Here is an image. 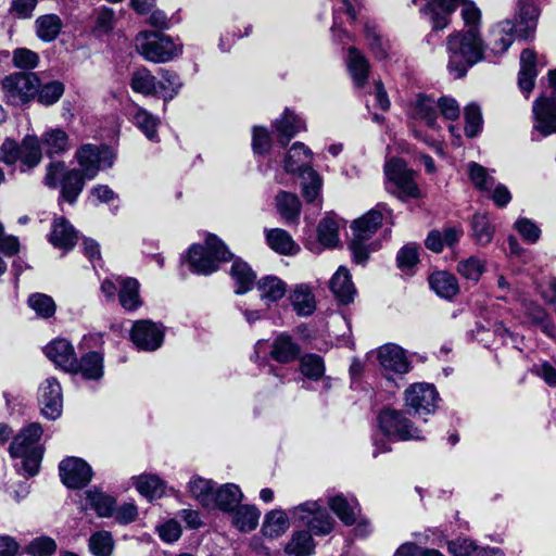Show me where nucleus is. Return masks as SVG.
I'll use <instances>...</instances> for the list:
<instances>
[{
  "label": "nucleus",
  "mask_w": 556,
  "mask_h": 556,
  "mask_svg": "<svg viewBox=\"0 0 556 556\" xmlns=\"http://www.w3.org/2000/svg\"><path fill=\"white\" fill-rule=\"evenodd\" d=\"M484 49L480 33L473 29L451 34L446 40L450 73L456 78L465 76L469 67L485 58Z\"/></svg>",
  "instance_id": "obj_1"
},
{
  "label": "nucleus",
  "mask_w": 556,
  "mask_h": 556,
  "mask_svg": "<svg viewBox=\"0 0 556 556\" xmlns=\"http://www.w3.org/2000/svg\"><path fill=\"white\" fill-rule=\"evenodd\" d=\"M42 432L41 426L33 422L14 437L9 452L12 458L20 459L14 465L18 473L34 477L39 472L43 455V447L39 442Z\"/></svg>",
  "instance_id": "obj_2"
},
{
  "label": "nucleus",
  "mask_w": 556,
  "mask_h": 556,
  "mask_svg": "<svg viewBox=\"0 0 556 556\" xmlns=\"http://www.w3.org/2000/svg\"><path fill=\"white\" fill-rule=\"evenodd\" d=\"M387 218H392V210L386 203H378L374 208L353 222L351 226L353 239L350 249L355 263L365 264L369 253L378 249L377 243H368L367 241Z\"/></svg>",
  "instance_id": "obj_3"
},
{
  "label": "nucleus",
  "mask_w": 556,
  "mask_h": 556,
  "mask_svg": "<svg viewBox=\"0 0 556 556\" xmlns=\"http://www.w3.org/2000/svg\"><path fill=\"white\" fill-rule=\"evenodd\" d=\"M460 0H429L421 12L429 18L434 30L444 29ZM460 15L467 30L480 33L481 11L473 1L462 0Z\"/></svg>",
  "instance_id": "obj_4"
},
{
  "label": "nucleus",
  "mask_w": 556,
  "mask_h": 556,
  "mask_svg": "<svg viewBox=\"0 0 556 556\" xmlns=\"http://www.w3.org/2000/svg\"><path fill=\"white\" fill-rule=\"evenodd\" d=\"M233 258L232 253L215 235H207L204 244H192L187 253V264L191 273L208 276L216 271L222 263Z\"/></svg>",
  "instance_id": "obj_5"
},
{
  "label": "nucleus",
  "mask_w": 556,
  "mask_h": 556,
  "mask_svg": "<svg viewBox=\"0 0 556 556\" xmlns=\"http://www.w3.org/2000/svg\"><path fill=\"white\" fill-rule=\"evenodd\" d=\"M137 52L147 61L167 63L182 53L184 45L161 31H140L135 39Z\"/></svg>",
  "instance_id": "obj_6"
},
{
  "label": "nucleus",
  "mask_w": 556,
  "mask_h": 556,
  "mask_svg": "<svg viewBox=\"0 0 556 556\" xmlns=\"http://www.w3.org/2000/svg\"><path fill=\"white\" fill-rule=\"evenodd\" d=\"M86 180L88 179L79 169L67 168L64 162H51L47 166L43 182L51 189L60 187V198L74 204L83 192Z\"/></svg>",
  "instance_id": "obj_7"
},
{
  "label": "nucleus",
  "mask_w": 556,
  "mask_h": 556,
  "mask_svg": "<svg viewBox=\"0 0 556 556\" xmlns=\"http://www.w3.org/2000/svg\"><path fill=\"white\" fill-rule=\"evenodd\" d=\"M41 159L40 140L36 136H25L21 144L12 139H5L0 148V161L8 165L20 161L23 172L36 167Z\"/></svg>",
  "instance_id": "obj_8"
},
{
  "label": "nucleus",
  "mask_w": 556,
  "mask_h": 556,
  "mask_svg": "<svg viewBox=\"0 0 556 556\" xmlns=\"http://www.w3.org/2000/svg\"><path fill=\"white\" fill-rule=\"evenodd\" d=\"M387 177L386 189L401 200L418 198L419 187L415 180V172L408 168L404 161L391 159L384 165Z\"/></svg>",
  "instance_id": "obj_9"
},
{
  "label": "nucleus",
  "mask_w": 556,
  "mask_h": 556,
  "mask_svg": "<svg viewBox=\"0 0 556 556\" xmlns=\"http://www.w3.org/2000/svg\"><path fill=\"white\" fill-rule=\"evenodd\" d=\"M381 433L390 440H422L424 431L416 427L403 410L383 409L377 417Z\"/></svg>",
  "instance_id": "obj_10"
},
{
  "label": "nucleus",
  "mask_w": 556,
  "mask_h": 556,
  "mask_svg": "<svg viewBox=\"0 0 556 556\" xmlns=\"http://www.w3.org/2000/svg\"><path fill=\"white\" fill-rule=\"evenodd\" d=\"M549 85L554 88L551 97H540L533 102V131L532 140L535 138V132L541 136L547 137L556 132V70L548 72Z\"/></svg>",
  "instance_id": "obj_11"
},
{
  "label": "nucleus",
  "mask_w": 556,
  "mask_h": 556,
  "mask_svg": "<svg viewBox=\"0 0 556 556\" xmlns=\"http://www.w3.org/2000/svg\"><path fill=\"white\" fill-rule=\"evenodd\" d=\"M75 159L79 165L77 169H79L88 180H92L98 176L100 170L113 166L115 155L106 146L86 143L77 149Z\"/></svg>",
  "instance_id": "obj_12"
},
{
  "label": "nucleus",
  "mask_w": 556,
  "mask_h": 556,
  "mask_svg": "<svg viewBox=\"0 0 556 556\" xmlns=\"http://www.w3.org/2000/svg\"><path fill=\"white\" fill-rule=\"evenodd\" d=\"M439 393L431 383L416 382L404 392L405 406L416 416H427L435 412Z\"/></svg>",
  "instance_id": "obj_13"
},
{
  "label": "nucleus",
  "mask_w": 556,
  "mask_h": 556,
  "mask_svg": "<svg viewBox=\"0 0 556 556\" xmlns=\"http://www.w3.org/2000/svg\"><path fill=\"white\" fill-rule=\"evenodd\" d=\"M38 87L39 78L35 73H15L2 81L7 101L12 105H22L35 98Z\"/></svg>",
  "instance_id": "obj_14"
},
{
  "label": "nucleus",
  "mask_w": 556,
  "mask_h": 556,
  "mask_svg": "<svg viewBox=\"0 0 556 556\" xmlns=\"http://www.w3.org/2000/svg\"><path fill=\"white\" fill-rule=\"evenodd\" d=\"M130 339L139 350L156 351L164 341V327L148 319L137 320L132 325Z\"/></svg>",
  "instance_id": "obj_15"
},
{
  "label": "nucleus",
  "mask_w": 556,
  "mask_h": 556,
  "mask_svg": "<svg viewBox=\"0 0 556 556\" xmlns=\"http://www.w3.org/2000/svg\"><path fill=\"white\" fill-rule=\"evenodd\" d=\"M61 481L68 489H83L93 477L90 465L78 457H66L59 465Z\"/></svg>",
  "instance_id": "obj_16"
},
{
  "label": "nucleus",
  "mask_w": 556,
  "mask_h": 556,
  "mask_svg": "<svg viewBox=\"0 0 556 556\" xmlns=\"http://www.w3.org/2000/svg\"><path fill=\"white\" fill-rule=\"evenodd\" d=\"M38 402L46 418L54 420L61 416L63 394L61 384L55 378L49 377L39 386Z\"/></svg>",
  "instance_id": "obj_17"
},
{
  "label": "nucleus",
  "mask_w": 556,
  "mask_h": 556,
  "mask_svg": "<svg viewBox=\"0 0 556 556\" xmlns=\"http://www.w3.org/2000/svg\"><path fill=\"white\" fill-rule=\"evenodd\" d=\"M540 9L533 0H517L515 12V33L521 39L531 38L536 29Z\"/></svg>",
  "instance_id": "obj_18"
},
{
  "label": "nucleus",
  "mask_w": 556,
  "mask_h": 556,
  "mask_svg": "<svg viewBox=\"0 0 556 556\" xmlns=\"http://www.w3.org/2000/svg\"><path fill=\"white\" fill-rule=\"evenodd\" d=\"M377 358L380 366L387 372L404 375L412 368L405 351L394 343L381 345L377 350Z\"/></svg>",
  "instance_id": "obj_19"
},
{
  "label": "nucleus",
  "mask_w": 556,
  "mask_h": 556,
  "mask_svg": "<svg viewBox=\"0 0 556 556\" xmlns=\"http://www.w3.org/2000/svg\"><path fill=\"white\" fill-rule=\"evenodd\" d=\"M538 65L545 66L544 58L539 59L535 51L525 49L520 54V70L518 74V86L521 92L528 98L534 87L535 78L539 74Z\"/></svg>",
  "instance_id": "obj_20"
},
{
  "label": "nucleus",
  "mask_w": 556,
  "mask_h": 556,
  "mask_svg": "<svg viewBox=\"0 0 556 556\" xmlns=\"http://www.w3.org/2000/svg\"><path fill=\"white\" fill-rule=\"evenodd\" d=\"M68 372L80 375L88 381H100L104 376V355L101 351H89L75 359Z\"/></svg>",
  "instance_id": "obj_21"
},
{
  "label": "nucleus",
  "mask_w": 556,
  "mask_h": 556,
  "mask_svg": "<svg viewBox=\"0 0 556 556\" xmlns=\"http://www.w3.org/2000/svg\"><path fill=\"white\" fill-rule=\"evenodd\" d=\"M115 500L103 493L98 488H91L79 494V507L81 510H94L99 517L113 516Z\"/></svg>",
  "instance_id": "obj_22"
},
{
  "label": "nucleus",
  "mask_w": 556,
  "mask_h": 556,
  "mask_svg": "<svg viewBox=\"0 0 556 556\" xmlns=\"http://www.w3.org/2000/svg\"><path fill=\"white\" fill-rule=\"evenodd\" d=\"M515 35L513 21H502L491 29L486 48L494 56L502 55L514 42Z\"/></svg>",
  "instance_id": "obj_23"
},
{
  "label": "nucleus",
  "mask_w": 556,
  "mask_h": 556,
  "mask_svg": "<svg viewBox=\"0 0 556 556\" xmlns=\"http://www.w3.org/2000/svg\"><path fill=\"white\" fill-rule=\"evenodd\" d=\"M312 151L302 142H295L286 154L283 166L288 174L302 175L312 167Z\"/></svg>",
  "instance_id": "obj_24"
},
{
  "label": "nucleus",
  "mask_w": 556,
  "mask_h": 556,
  "mask_svg": "<svg viewBox=\"0 0 556 556\" xmlns=\"http://www.w3.org/2000/svg\"><path fill=\"white\" fill-rule=\"evenodd\" d=\"M242 498L243 494L237 484L225 483L216 489L211 509L231 514L241 504Z\"/></svg>",
  "instance_id": "obj_25"
},
{
  "label": "nucleus",
  "mask_w": 556,
  "mask_h": 556,
  "mask_svg": "<svg viewBox=\"0 0 556 556\" xmlns=\"http://www.w3.org/2000/svg\"><path fill=\"white\" fill-rule=\"evenodd\" d=\"M46 356L56 366L70 371L73 368L75 352L73 345L65 339H55L45 348Z\"/></svg>",
  "instance_id": "obj_26"
},
{
  "label": "nucleus",
  "mask_w": 556,
  "mask_h": 556,
  "mask_svg": "<svg viewBox=\"0 0 556 556\" xmlns=\"http://www.w3.org/2000/svg\"><path fill=\"white\" fill-rule=\"evenodd\" d=\"M77 239V231L68 220L64 217L54 219L49 241L55 248L70 251L75 247Z\"/></svg>",
  "instance_id": "obj_27"
},
{
  "label": "nucleus",
  "mask_w": 556,
  "mask_h": 556,
  "mask_svg": "<svg viewBox=\"0 0 556 556\" xmlns=\"http://www.w3.org/2000/svg\"><path fill=\"white\" fill-rule=\"evenodd\" d=\"M330 290L333 296L341 304H350L354 301L356 289L352 282L351 275L345 267H339L330 279Z\"/></svg>",
  "instance_id": "obj_28"
},
{
  "label": "nucleus",
  "mask_w": 556,
  "mask_h": 556,
  "mask_svg": "<svg viewBox=\"0 0 556 556\" xmlns=\"http://www.w3.org/2000/svg\"><path fill=\"white\" fill-rule=\"evenodd\" d=\"M431 290L442 299L452 300L459 292V285L456 277L444 270L435 271L429 276Z\"/></svg>",
  "instance_id": "obj_29"
},
{
  "label": "nucleus",
  "mask_w": 556,
  "mask_h": 556,
  "mask_svg": "<svg viewBox=\"0 0 556 556\" xmlns=\"http://www.w3.org/2000/svg\"><path fill=\"white\" fill-rule=\"evenodd\" d=\"M293 309L300 316H309L316 309V300L312 288L306 283L294 286L290 294Z\"/></svg>",
  "instance_id": "obj_30"
},
{
  "label": "nucleus",
  "mask_w": 556,
  "mask_h": 556,
  "mask_svg": "<svg viewBox=\"0 0 556 556\" xmlns=\"http://www.w3.org/2000/svg\"><path fill=\"white\" fill-rule=\"evenodd\" d=\"M300 177L303 198L307 203L316 204V206L320 208L324 184L323 177L314 168L306 169V173L300 175Z\"/></svg>",
  "instance_id": "obj_31"
},
{
  "label": "nucleus",
  "mask_w": 556,
  "mask_h": 556,
  "mask_svg": "<svg viewBox=\"0 0 556 556\" xmlns=\"http://www.w3.org/2000/svg\"><path fill=\"white\" fill-rule=\"evenodd\" d=\"M346 64L354 85L357 88H363L369 71V62L366 56L358 49L351 47L348 50Z\"/></svg>",
  "instance_id": "obj_32"
},
{
  "label": "nucleus",
  "mask_w": 556,
  "mask_h": 556,
  "mask_svg": "<svg viewBox=\"0 0 556 556\" xmlns=\"http://www.w3.org/2000/svg\"><path fill=\"white\" fill-rule=\"evenodd\" d=\"M300 352V346L291 337L279 334L271 343L269 355L276 362L287 364L295 361Z\"/></svg>",
  "instance_id": "obj_33"
},
{
  "label": "nucleus",
  "mask_w": 556,
  "mask_h": 556,
  "mask_svg": "<svg viewBox=\"0 0 556 556\" xmlns=\"http://www.w3.org/2000/svg\"><path fill=\"white\" fill-rule=\"evenodd\" d=\"M260 509L250 504H240L231 513V523L240 532H251L258 526Z\"/></svg>",
  "instance_id": "obj_34"
},
{
  "label": "nucleus",
  "mask_w": 556,
  "mask_h": 556,
  "mask_svg": "<svg viewBox=\"0 0 556 556\" xmlns=\"http://www.w3.org/2000/svg\"><path fill=\"white\" fill-rule=\"evenodd\" d=\"M274 127L277 132L278 141L282 146H286L299 131L305 129V123L301 117L286 110L282 117L275 122Z\"/></svg>",
  "instance_id": "obj_35"
},
{
  "label": "nucleus",
  "mask_w": 556,
  "mask_h": 556,
  "mask_svg": "<svg viewBox=\"0 0 556 556\" xmlns=\"http://www.w3.org/2000/svg\"><path fill=\"white\" fill-rule=\"evenodd\" d=\"M329 507L338 518L346 526H352L356 521L359 513L358 503L355 498H346L343 494H337L329 497Z\"/></svg>",
  "instance_id": "obj_36"
},
{
  "label": "nucleus",
  "mask_w": 556,
  "mask_h": 556,
  "mask_svg": "<svg viewBox=\"0 0 556 556\" xmlns=\"http://www.w3.org/2000/svg\"><path fill=\"white\" fill-rule=\"evenodd\" d=\"M412 117L425 123L429 128L435 129L438 117L437 101L430 97L418 96L412 110Z\"/></svg>",
  "instance_id": "obj_37"
},
{
  "label": "nucleus",
  "mask_w": 556,
  "mask_h": 556,
  "mask_svg": "<svg viewBox=\"0 0 556 556\" xmlns=\"http://www.w3.org/2000/svg\"><path fill=\"white\" fill-rule=\"evenodd\" d=\"M159 76L156 97H161L166 103L178 94L182 87V81L176 72L167 68H160Z\"/></svg>",
  "instance_id": "obj_38"
},
{
  "label": "nucleus",
  "mask_w": 556,
  "mask_h": 556,
  "mask_svg": "<svg viewBox=\"0 0 556 556\" xmlns=\"http://www.w3.org/2000/svg\"><path fill=\"white\" fill-rule=\"evenodd\" d=\"M62 28L63 21L53 13L40 15L35 21L36 35L45 42L54 41L61 34Z\"/></svg>",
  "instance_id": "obj_39"
},
{
  "label": "nucleus",
  "mask_w": 556,
  "mask_h": 556,
  "mask_svg": "<svg viewBox=\"0 0 556 556\" xmlns=\"http://www.w3.org/2000/svg\"><path fill=\"white\" fill-rule=\"evenodd\" d=\"M265 232L267 244L275 252L282 255H294L299 252L300 247L286 230L274 228Z\"/></svg>",
  "instance_id": "obj_40"
},
{
  "label": "nucleus",
  "mask_w": 556,
  "mask_h": 556,
  "mask_svg": "<svg viewBox=\"0 0 556 556\" xmlns=\"http://www.w3.org/2000/svg\"><path fill=\"white\" fill-rule=\"evenodd\" d=\"M276 207L287 224L295 223L301 213V202L295 193L280 191L276 195Z\"/></svg>",
  "instance_id": "obj_41"
},
{
  "label": "nucleus",
  "mask_w": 556,
  "mask_h": 556,
  "mask_svg": "<svg viewBox=\"0 0 556 556\" xmlns=\"http://www.w3.org/2000/svg\"><path fill=\"white\" fill-rule=\"evenodd\" d=\"M230 276L235 281V291L237 294H243L250 291L256 279V275L249 264L240 258L233 261L230 269Z\"/></svg>",
  "instance_id": "obj_42"
},
{
  "label": "nucleus",
  "mask_w": 556,
  "mask_h": 556,
  "mask_svg": "<svg viewBox=\"0 0 556 556\" xmlns=\"http://www.w3.org/2000/svg\"><path fill=\"white\" fill-rule=\"evenodd\" d=\"M289 529V516L282 509H274L265 515L262 533L269 539L281 536Z\"/></svg>",
  "instance_id": "obj_43"
},
{
  "label": "nucleus",
  "mask_w": 556,
  "mask_h": 556,
  "mask_svg": "<svg viewBox=\"0 0 556 556\" xmlns=\"http://www.w3.org/2000/svg\"><path fill=\"white\" fill-rule=\"evenodd\" d=\"M131 122L144 134L150 141H159V118L140 106H134L130 113Z\"/></svg>",
  "instance_id": "obj_44"
},
{
  "label": "nucleus",
  "mask_w": 556,
  "mask_h": 556,
  "mask_svg": "<svg viewBox=\"0 0 556 556\" xmlns=\"http://www.w3.org/2000/svg\"><path fill=\"white\" fill-rule=\"evenodd\" d=\"M40 140V146L46 150L47 155L62 154L70 148L68 136L61 128L47 130Z\"/></svg>",
  "instance_id": "obj_45"
},
{
  "label": "nucleus",
  "mask_w": 556,
  "mask_h": 556,
  "mask_svg": "<svg viewBox=\"0 0 556 556\" xmlns=\"http://www.w3.org/2000/svg\"><path fill=\"white\" fill-rule=\"evenodd\" d=\"M188 489L194 500H197L204 508H212L213 497L215 494V483L212 480L201 477H193Z\"/></svg>",
  "instance_id": "obj_46"
},
{
  "label": "nucleus",
  "mask_w": 556,
  "mask_h": 556,
  "mask_svg": "<svg viewBox=\"0 0 556 556\" xmlns=\"http://www.w3.org/2000/svg\"><path fill=\"white\" fill-rule=\"evenodd\" d=\"M448 551L453 556H503L498 548L479 547L472 541L463 539L448 544Z\"/></svg>",
  "instance_id": "obj_47"
},
{
  "label": "nucleus",
  "mask_w": 556,
  "mask_h": 556,
  "mask_svg": "<svg viewBox=\"0 0 556 556\" xmlns=\"http://www.w3.org/2000/svg\"><path fill=\"white\" fill-rule=\"evenodd\" d=\"M315 551V542L308 531L293 532L290 541L285 546V553L289 556H308Z\"/></svg>",
  "instance_id": "obj_48"
},
{
  "label": "nucleus",
  "mask_w": 556,
  "mask_h": 556,
  "mask_svg": "<svg viewBox=\"0 0 556 556\" xmlns=\"http://www.w3.org/2000/svg\"><path fill=\"white\" fill-rule=\"evenodd\" d=\"M157 78L147 68H137L130 77V88L143 96L156 97Z\"/></svg>",
  "instance_id": "obj_49"
},
{
  "label": "nucleus",
  "mask_w": 556,
  "mask_h": 556,
  "mask_svg": "<svg viewBox=\"0 0 556 556\" xmlns=\"http://www.w3.org/2000/svg\"><path fill=\"white\" fill-rule=\"evenodd\" d=\"M257 289L261 292V299L267 303H271L285 296L287 286L276 276H266L258 280Z\"/></svg>",
  "instance_id": "obj_50"
},
{
  "label": "nucleus",
  "mask_w": 556,
  "mask_h": 556,
  "mask_svg": "<svg viewBox=\"0 0 556 556\" xmlns=\"http://www.w3.org/2000/svg\"><path fill=\"white\" fill-rule=\"evenodd\" d=\"M119 285V303L128 311L138 308L141 305L139 298V282L134 278L118 279Z\"/></svg>",
  "instance_id": "obj_51"
},
{
  "label": "nucleus",
  "mask_w": 556,
  "mask_h": 556,
  "mask_svg": "<svg viewBox=\"0 0 556 556\" xmlns=\"http://www.w3.org/2000/svg\"><path fill=\"white\" fill-rule=\"evenodd\" d=\"M137 491L148 500L160 498L164 492L165 486L163 481L153 475H141L134 478Z\"/></svg>",
  "instance_id": "obj_52"
},
{
  "label": "nucleus",
  "mask_w": 556,
  "mask_h": 556,
  "mask_svg": "<svg viewBox=\"0 0 556 556\" xmlns=\"http://www.w3.org/2000/svg\"><path fill=\"white\" fill-rule=\"evenodd\" d=\"M472 237L480 245H488L494 236L495 228L486 213H476L471 220Z\"/></svg>",
  "instance_id": "obj_53"
},
{
  "label": "nucleus",
  "mask_w": 556,
  "mask_h": 556,
  "mask_svg": "<svg viewBox=\"0 0 556 556\" xmlns=\"http://www.w3.org/2000/svg\"><path fill=\"white\" fill-rule=\"evenodd\" d=\"M319 242L327 248H333L339 242V222L333 215H326L318 224Z\"/></svg>",
  "instance_id": "obj_54"
},
{
  "label": "nucleus",
  "mask_w": 556,
  "mask_h": 556,
  "mask_svg": "<svg viewBox=\"0 0 556 556\" xmlns=\"http://www.w3.org/2000/svg\"><path fill=\"white\" fill-rule=\"evenodd\" d=\"M65 86L60 80H52L46 84H40L36 90L37 101L45 105L50 106L55 104L64 94Z\"/></svg>",
  "instance_id": "obj_55"
},
{
  "label": "nucleus",
  "mask_w": 556,
  "mask_h": 556,
  "mask_svg": "<svg viewBox=\"0 0 556 556\" xmlns=\"http://www.w3.org/2000/svg\"><path fill=\"white\" fill-rule=\"evenodd\" d=\"M467 172L469 179L478 190L482 192L492 191L495 185V179L488 168L476 162H470L467 165Z\"/></svg>",
  "instance_id": "obj_56"
},
{
  "label": "nucleus",
  "mask_w": 556,
  "mask_h": 556,
  "mask_svg": "<svg viewBox=\"0 0 556 556\" xmlns=\"http://www.w3.org/2000/svg\"><path fill=\"white\" fill-rule=\"evenodd\" d=\"M365 38L367 40L369 49L371 50L376 59L384 60L388 58V50L390 49V43L388 39L382 37L376 25H365Z\"/></svg>",
  "instance_id": "obj_57"
},
{
  "label": "nucleus",
  "mask_w": 556,
  "mask_h": 556,
  "mask_svg": "<svg viewBox=\"0 0 556 556\" xmlns=\"http://www.w3.org/2000/svg\"><path fill=\"white\" fill-rule=\"evenodd\" d=\"M28 306L40 318L48 319L55 314L56 304L54 300L45 293H33L27 300Z\"/></svg>",
  "instance_id": "obj_58"
},
{
  "label": "nucleus",
  "mask_w": 556,
  "mask_h": 556,
  "mask_svg": "<svg viewBox=\"0 0 556 556\" xmlns=\"http://www.w3.org/2000/svg\"><path fill=\"white\" fill-rule=\"evenodd\" d=\"M88 547L93 556H111L114 551V540L108 531H98L91 534Z\"/></svg>",
  "instance_id": "obj_59"
},
{
  "label": "nucleus",
  "mask_w": 556,
  "mask_h": 556,
  "mask_svg": "<svg viewBox=\"0 0 556 556\" xmlns=\"http://www.w3.org/2000/svg\"><path fill=\"white\" fill-rule=\"evenodd\" d=\"M323 506L324 505L318 501L304 502L290 509L291 519L294 525L307 527L317 510H320Z\"/></svg>",
  "instance_id": "obj_60"
},
{
  "label": "nucleus",
  "mask_w": 556,
  "mask_h": 556,
  "mask_svg": "<svg viewBox=\"0 0 556 556\" xmlns=\"http://www.w3.org/2000/svg\"><path fill=\"white\" fill-rule=\"evenodd\" d=\"M485 270V262L477 256L462 260L457 264V271L467 280L477 282Z\"/></svg>",
  "instance_id": "obj_61"
},
{
  "label": "nucleus",
  "mask_w": 556,
  "mask_h": 556,
  "mask_svg": "<svg viewBox=\"0 0 556 556\" xmlns=\"http://www.w3.org/2000/svg\"><path fill=\"white\" fill-rule=\"evenodd\" d=\"M300 370L306 378L318 380L325 374L324 359L316 354H306L301 358Z\"/></svg>",
  "instance_id": "obj_62"
},
{
  "label": "nucleus",
  "mask_w": 556,
  "mask_h": 556,
  "mask_svg": "<svg viewBox=\"0 0 556 556\" xmlns=\"http://www.w3.org/2000/svg\"><path fill=\"white\" fill-rule=\"evenodd\" d=\"M115 12L108 7H101L97 11L93 33L98 36L110 34L115 27Z\"/></svg>",
  "instance_id": "obj_63"
},
{
  "label": "nucleus",
  "mask_w": 556,
  "mask_h": 556,
  "mask_svg": "<svg viewBox=\"0 0 556 556\" xmlns=\"http://www.w3.org/2000/svg\"><path fill=\"white\" fill-rule=\"evenodd\" d=\"M334 520L325 506L317 510L316 515L306 528L315 535H327L333 529Z\"/></svg>",
  "instance_id": "obj_64"
}]
</instances>
